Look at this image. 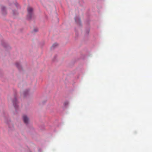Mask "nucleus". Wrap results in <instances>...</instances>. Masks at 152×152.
I'll use <instances>...</instances> for the list:
<instances>
[{
	"mask_svg": "<svg viewBox=\"0 0 152 152\" xmlns=\"http://www.w3.org/2000/svg\"><path fill=\"white\" fill-rule=\"evenodd\" d=\"M27 10L28 14V16L29 17V18H30L32 14L33 9L30 7H28L27 8Z\"/></svg>",
	"mask_w": 152,
	"mask_h": 152,
	"instance_id": "1",
	"label": "nucleus"
},
{
	"mask_svg": "<svg viewBox=\"0 0 152 152\" xmlns=\"http://www.w3.org/2000/svg\"><path fill=\"white\" fill-rule=\"evenodd\" d=\"M23 119L25 123L27 124L29 121V119L28 117L26 115L23 116Z\"/></svg>",
	"mask_w": 152,
	"mask_h": 152,
	"instance_id": "2",
	"label": "nucleus"
},
{
	"mask_svg": "<svg viewBox=\"0 0 152 152\" xmlns=\"http://www.w3.org/2000/svg\"><path fill=\"white\" fill-rule=\"evenodd\" d=\"M13 105H14V107L16 109L18 106L17 105L18 102L17 101V100L16 99H15L13 101Z\"/></svg>",
	"mask_w": 152,
	"mask_h": 152,
	"instance_id": "3",
	"label": "nucleus"
},
{
	"mask_svg": "<svg viewBox=\"0 0 152 152\" xmlns=\"http://www.w3.org/2000/svg\"><path fill=\"white\" fill-rule=\"evenodd\" d=\"M2 13L4 15L6 14L5 8L4 7H2L1 8Z\"/></svg>",
	"mask_w": 152,
	"mask_h": 152,
	"instance_id": "4",
	"label": "nucleus"
},
{
	"mask_svg": "<svg viewBox=\"0 0 152 152\" xmlns=\"http://www.w3.org/2000/svg\"><path fill=\"white\" fill-rule=\"evenodd\" d=\"M23 94L24 96H26L28 94V91H25L23 93Z\"/></svg>",
	"mask_w": 152,
	"mask_h": 152,
	"instance_id": "5",
	"label": "nucleus"
},
{
	"mask_svg": "<svg viewBox=\"0 0 152 152\" xmlns=\"http://www.w3.org/2000/svg\"><path fill=\"white\" fill-rule=\"evenodd\" d=\"M16 66L19 69H20V64L19 63H16Z\"/></svg>",
	"mask_w": 152,
	"mask_h": 152,
	"instance_id": "6",
	"label": "nucleus"
},
{
	"mask_svg": "<svg viewBox=\"0 0 152 152\" xmlns=\"http://www.w3.org/2000/svg\"><path fill=\"white\" fill-rule=\"evenodd\" d=\"M64 104H65V105L68 104V102H65L64 103Z\"/></svg>",
	"mask_w": 152,
	"mask_h": 152,
	"instance_id": "7",
	"label": "nucleus"
},
{
	"mask_svg": "<svg viewBox=\"0 0 152 152\" xmlns=\"http://www.w3.org/2000/svg\"><path fill=\"white\" fill-rule=\"evenodd\" d=\"M57 44H54L53 45V46L54 45L57 46Z\"/></svg>",
	"mask_w": 152,
	"mask_h": 152,
	"instance_id": "8",
	"label": "nucleus"
},
{
	"mask_svg": "<svg viewBox=\"0 0 152 152\" xmlns=\"http://www.w3.org/2000/svg\"><path fill=\"white\" fill-rule=\"evenodd\" d=\"M75 21H76V22H77V20H76V19H75Z\"/></svg>",
	"mask_w": 152,
	"mask_h": 152,
	"instance_id": "9",
	"label": "nucleus"
},
{
	"mask_svg": "<svg viewBox=\"0 0 152 152\" xmlns=\"http://www.w3.org/2000/svg\"><path fill=\"white\" fill-rule=\"evenodd\" d=\"M13 14H14V15H15V13H14V12H13Z\"/></svg>",
	"mask_w": 152,
	"mask_h": 152,
	"instance_id": "10",
	"label": "nucleus"
}]
</instances>
